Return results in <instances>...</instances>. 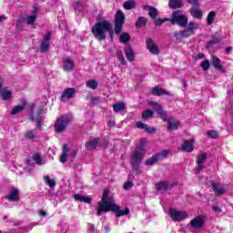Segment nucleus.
Returning a JSON list of instances; mask_svg holds the SVG:
<instances>
[{
    "instance_id": "25",
    "label": "nucleus",
    "mask_w": 233,
    "mask_h": 233,
    "mask_svg": "<svg viewBox=\"0 0 233 233\" xmlns=\"http://www.w3.org/2000/svg\"><path fill=\"white\" fill-rule=\"evenodd\" d=\"M211 65L217 70H223V66H221V59H219L218 56H212Z\"/></svg>"
},
{
    "instance_id": "20",
    "label": "nucleus",
    "mask_w": 233,
    "mask_h": 233,
    "mask_svg": "<svg viewBox=\"0 0 233 233\" xmlns=\"http://www.w3.org/2000/svg\"><path fill=\"white\" fill-rule=\"evenodd\" d=\"M144 10L148 12V15L151 19H156V17H157V14H159V11L152 5H144Z\"/></svg>"
},
{
    "instance_id": "55",
    "label": "nucleus",
    "mask_w": 233,
    "mask_h": 233,
    "mask_svg": "<svg viewBox=\"0 0 233 233\" xmlns=\"http://www.w3.org/2000/svg\"><path fill=\"white\" fill-rule=\"evenodd\" d=\"M213 210L214 212H216L217 214H219L221 212V208L218 207V206H214L213 207Z\"/></svg>"
},
{
    "instance_id": "14",
    "label": "nucleus",
    "mask_w": 233,
    "mask_h": 233,
    "mask_svg": "<svg viewBox=\"0 0 233 233\" xmlns=\"http://www.w3.org/2000/svg\"><path fill=\"white\" fill-rule=\"evenodd\" d=\"M156 188L158 192H167V190L174 188V184H170L167 181L158 182L156 184Z\"/></svg>"
},
{
    "instance_id": "39",
    "label": "nucleus",
    "mask_w": 233,
    "mask_h": 233,
    "mask_svg": "<svg viewBox=\"0 0 233 233\" xmlns=\"http://www.w3.org/2000/svg\"><path fill=\"white\" fill-rule=\"evenodd\" d=\"M116 57L118 61H120L121 65H127V61L125 60V56L123 55V51L118 50L116 52Z\"/></svg>"
},
{
    "instance_id": "16",
    "label": "nucleus",
    "mask_w": 233,
    "mask_h": 233,
    "mask_svg": "<svg viewBox=\"0 0 233 233\" xmlns=\"http://www.w3.org/2000/svg\"><path fill=\"white\" fill-rule=\"evenodd\" d=\"M74 60H72L70 57H66L63 62V69L65 72H73L74 71Z\"/></svg>"
},
{
    "instance_id": "42",
    "label": "nucleus",
    "mask_w": 233,
    "mask_h": 233,
    "mask_svg": "<svg viewBox=\"0 0 233 233\" xmlns=\"http://www.w3.org/2000/svg\"><path fill=\"white\" fill-rule=\"evenodd\" d=\"M216 19V12L211 11L208 15V25H212L214 23V20Z\"/></svg>"
},
{
    "instance_id": "28",
    "label": "nucleus",
    "mask_w": 233,
    "mask_h": 233,
    "mask_svg": "<svg viewBox=\"0 0 233 233\" xmlns=\"http://www.w3.org/2000/svg\"><path fill=\"white\" fill-rule=\"evenodd\" d=\"M125 108H127V106L123 102H118V103L113 105V110L116 114H117L119 112H123V110H125Z\"/></svg>"
},
{
    "instance_id": "11",
    "label": "nucleus",
    "mask_w": 233,
    "mask_h": 233,
    "mask_svg": "<svg viewBox=\"0 0 233 233\" xmlns=\"http://www.w3.org/2000/svg\"><path fill=\"white\" fill-rule=\"evenodd\" d=\"M76 88L74 87H68L64 90L60 96V101L65 103L66 101H68V99H72L76 96Z\"/></svg>"
},
{
    "instance_id": "36",
    "label": "nucleus",
    "mask_w": 233,
    "mask_h": 233,
    "mask_svg": "<svg viewBox=\"0 0 233 233\" xmlns=\"http://www.w3.org/2000/svg\"><path fill=\"white\" fill-rule=\"evenodd\" d=\"M86 85L87 88H91V90H96V88H97V86H99V83H97V81L94 79H91L87 81Z\"/></svg>"
},
{
    "instance_id": "22",
    "label": "nucleus",
    "mask_w": 233,
    "mask_h": 233,
    "mask_svg": "<svg viewBox=\"0 0 233 233\" xmlns=\"http://www.w3.org/2000/svg\"><path fill=\"white\" fill-rule=\"evenodd\" d=\"M124 52L127 61H130V63H132V61H134V51H132V47L130 46H126L124 48Z\"/></svg>"
},
{
    "instance_id": "35",
    "label": "nucleus",
    "mask_w": 233,
    "mask_h": 233,
    "mask_svg": "<svg viewBox=\"0 0 233 233\" xmlns=\"http://www.w3.org/2000/svg\"><path fill=\"white\" fill-rule=\"evenodd\" d=\"M191 15L196 19H201V17H203V13L201 12V10L198 9V7L191 8Z\"/></svg>"
},
{
    "instance_id": "41",
    "label": "nucleus",
    "mask_w": 233,
    "mask_h": 233,
    "mask_svg": "<svg viewBox=\"0 0 233 233\" xmlns=\"http://www.w3.org/2000/svg\"><path fill=\"white\" fill-rule=\"evenodd\" d=\"M49 49H50V42L43 41L41 46H40L41 52H43V53L48 52Z\"/></svg>"
},
{
    "instance_id": "33",
    "label": "nucleus",
    "mask_w": 233,
    "mask_h": 233,
    "mask_svg": "<svg viewBox=\"0 0 233 233\" xmlns=\"http://www.w3.org/2000/svg\"><path fill=\"white\" fill-rule=\"evenodd\" d=\"M33 161H35V163H36V165H45V160L41 157V155H39V153H35L33 155Z\"/></svg>"
},
{
    "instance_id": "49",
    "label": "nucleus",
    "mask_w": 233,
    "mask_h": 233,
    "mask_svg": "<svg viewBox=\"0 0 233 233\" xmlns=\"http://www.w3.org/2000/svg\"><path fill=\"white\" fill-rule=\"evenodd\" d=\"M187 3L192 5V8H199L198 0H187Z\"/></svg>"
},
{
    "instance_id": "3",
    "label": "nucleus",
    "mask_w": 233,
    "mask_h": 233,
    "mask_svg": "<svg viewBox=\"0 0 233 233\" xmlns=\"http://www.w3.org/2000/svg\"><path fill=\"white\" fill-rule=\"evenodd\" d=\"M149 105H151L154 110L157 112L159 117L167 123L169 130H177V128H179V121L174 119L172 116H167V113L163 110V107L157 104V102H150Z\"/></svg>"
},
{
    "instance_id": "1",
    "label": "nucleus",
    "mask_w": 233,
    "mask_h": 233,
    "mask_svg": "<svg viewBox=\"0 0 233 233\" xmlns=\"http://www.w3.org/2000/svg\"><path fill=\"white\" fill-rule=\"evenodd\" d=\"M109 194L110 192L108 189L104 190L101 202L98 204L97 216H101L103 212H114L116 218L128 216V214H130V209L128 208L121 209V207L116 203L114 196H110Z\"/></svg>"
},
{
    "instance_id": "40",
    "label": "nucleus",
    "mask_w": 233,
    "mask_h": 233,
    "mask_svg": "<svg viewBox=\"0 0 233 233\" xmlns=\"http://www.w3.org/2000/svg\"><path fill=\"white\" fill-rule=\"evenodd\" d=\"M25 109V104L22 106H16L11 110V115L15 116L16 114H19L22 110Z\"/></svg>"
},
{
    "instance_id": "15",
    "label": "nucleus",
    "mask_w": 233,
    "mask_h": 233,
    "mask_svg": "<svg viewBox=\"0 0 233 233\" xmlns=\"http://www.w3.org/2000/svg\"><path fill=\"white\" fill-rule=\"evenodd\" d=\"M212 187L217 196H221V194H225V192H227V187L219 182H213Z\"/></svg>"
},
{
    "instance_id": "4",
    "label": "nucleus",
    "mask_w": 233,
    "mask_h": 233,
    "mask_svg": "<svg viewBox=\"0 0 233 233\" xmlns=\"http://www.w3.org/2000/svg\"><path fill=\"white\" fill-rule=\"evenodd\" d=\"M145 143H147L146 138H142L140 140V145L136 148L133 156L131 157V167L133 170L137 172V174L141 173V169H139V164L143 161V156H145Z\"/></svg>"
},
{
    "instance_id": "32",
    "label": "nucleus",
    "mask_w": 233,
    "mask_h": 233,
    "mask_svg": "<svg viewBox=\"0 0 233 233\" xmlns=\"http://www.w3.org/2000/svg\"><path fill=\"white\" fill-rule=\"evenodd\" d=\"M153 96H163V94L168 95V92H167L165 89L156 86L152 90Z\"/></svg>"
},
{
    "instance_id": "7",
    "label": "nucleus",
    "mask_w": 233,
    "mask_h": 233,
    "mask_svg": "<svg viewBox=\"0 0 233 233\" xmlns=\"http://www.w3.org/2000/svg\"><path fill=\"white\" fill-rule=\"evenodd\" d=\"M170 23L173 25L177 24L178 26L185 28L188 25V16L181 10L175 11L173 12V17L170 19Z\"/></svg>"
},
{
    "instance_id": "2",
    "label": "nucleus",
    "mask_w": 233,
    "mask_h": 233,
    "mask_svg": "<svg viewBox=\"0 0 233 233\" xmlns=\"http://www.w3.org/2000/svg\"><path fill=\"white\" fill-rule=\"evenodd\" d=\"M91 32L96 39L105 41L106 39V32H109L112 35V24L108 20H103L95 24Z\"/></svg>"
},
{
    "instance_id": "43",
    "label": "nucleus",
    "mask_w": 233,
    "mask_h": 233,
    "mask_svg": "<svg viewBox=\"0 0 233 233\" xmlns=\"http://www.w3.org/2000/svg\"><path fill=\"white\" fill-rule=\"evenodd\" d=\"M121 43H128L130 41V35L128 33H122L120 35Z\"/></svg>"
},
{
    "instance_id": "37",
    "label": "nucleus",
    "mask_w": 233,
    "mask_h": 233,
    "mask_svg": "<svg viewBox=\"0 0 233 233\" xmlns=\"http://www.w3.org/2000/svg\"><path fill=\"white\" fill-rule=\"evenodd\" d=\"M152 117H154V112L150 109H146L142 113V119H152Z\"/></svg>"
},
{
    "instance_id": "63",
    "label": "nucleus",
    "mask_w": 233,
    "mask_h": 233,
    "mask_svg": "<svg viewBox=\"0 0 233 233\" xmlns=\"http://www.w3.org/2000/svg\"><path fill=\"white\" fill-rule=\"evenodd\" d=\"M3 86V78L0 77V89L2 88Z\"/></svg>"
},
{
    "instance_id": "18",
    "label": "nucleus",
    "mask_w": 233,
    "mask_h": 233,
    "mask_svg": "<svg viewBox=\"0 0 233 233\" xmlns=\"http://www.w3.org/2000/svg\"><path fill=\"white\" fill-rule=\"evenodd\" d=\"M7 199H8V201H13V202L19 201V199H20L19 189H17V187L11 188V190L9 191Z\"/></svg>"
},
{
    "instance_id": "21",
    "label": "nucleus",
    "mask_w": 233,
    "mask_h": 233,
    "mask_svg": "<svg viewBox=\"0 0 233 233\" xmlns=\"http://www.w3.org/2000/svg\"><path fill=\"white\" fill-rule=\"evenodd\" d=\"M97 145H99V138H93L86 142V148H87V150H96Z\"/></svg>"
},
{
    "instance_id": "9",
    "label": "nucleus",
    "mask_w": 233,
    "mask_h": 233,
    "mask_svg": "<svg viewBox=\"0 0 233 233\" xmlns=\"http://www.w3.org/2000/svg\"><path fill=\"white\" fill-rule=\"evenodd\" d=\"M169 216L174 221H184L188 218V213L174 208L169 209Z\"/></svg>"
},
{
    "instance_id": "51",
    "label": "nucleus",
    "mask_w": 233,
    "mask_h": 233,
    "mask_svg": "<svg viewBox=\"0 0 233 233\" xmlns=\"http://www.w3.org/2000/svg\"><path fill=\"white\" fill-rule=\"evenodd\" d=\"M134 187V183L128 181L124 184V189L128 190Z\"/></svg>"
},
{
    "instance_id": "8",
    "label": "nucleus",
    "mask_w": 233,
    "mask_h": 233,
    "mask_svg": "<svg viewBox=\"0 0 233 233\" xmlns=\"http://www.w3.org/2000/svg\"><path fill=\"white\" fill-rule=\"evenodd\" d=\"M125 14L123 11H117L115 17V34H120L123 30V25H125Z\"/></svg>"
},
{
    "instance_id": "62",
    "label": "nucleus",
    "mask_w": 233,
    "mask_h": 233,
    "mask_svg": "<svg viewBox=\"0 0 233 233\" xmlns=\"http://www.w3.org/2000/svg\"><path fill=\"white\" fill-rule=\"evenodd\" d=\"M72 156H73V157H76V156H77V150H73Z\"/></svg>"
},
{
    "instance_id": "27",
    "label": "nucleus",
    "mask_w": 233,
    "mask_h": 233,
    "mask_svg": "<svg viewBox=\"0 0 233 233\" xmlns=\"http://www.w3.org/2000/svg\"><path fill=\"white\" fill-rule=\"evenodd\" d=\"M168 5L169 7L176 10L177 8H181L183 6V0H170Z\"/></svg>"
},
{
    "instance_id": "60",
    "label": "nucleus",
    "mask_w": 233,
    "mask_h": 233,
    "mask_svg": "<svg viewBox=\"0 0 233 233\" xmlns=\"http://www.w3.org/2000/svg\"><path fill=\"white\" fill-rule=\"evenodd\" d=\"M39 216H41V218H45V216H46V211H41V212L39 213Z\"/></svg>"
},
{
    "instance_id": "23",
    "label": "nucleus",
    "mask_w": 233,
    "mask_h": 233,
    "mask_svg": "<svg viewBox=\"0 0 233 233\" xmlns=\"http://www.w3.org/2000/svg\"><path fill=\"white\" fill-rule=\"evenodd\" d=\"M74 198L76 201H80L81 203H87V204L92 203V198L90 197L83 196L80 194H75Z\"/></svg>"
},
{
    "instance_id": "61",
    "label": "nucleus",
    "mask_w": 233,
    "mask_h": 233,
    "mask_svg": "<svg viewBox=\"0 0 233 233\" xmlns=\"http://www.w3.org/2000/svg\"><path fill=\"white\" fill-rule=\"evenodd\" d=\"M105 230H106V232H110V230H111L110 226H106Z\"/></svg>"
},
{
    "instance_id": "57",
    "label": "nucleus",
    "mask_w": 233,
    "mask_h": 233,
    "mask_svg": "<svg viewBox=\"0 0 233 233\" xmlns=\"http://www.w3.org/2000/svg\"><path fill=\"white\" fill-rule=\"evenodd\" d=\"M6 21V16L5 15H0V23Z\"/></svg>"
},
{
    "instance_id": "59",
    "label": "nucleus",
    "mask_w": 233,
    "mask_h": 233,
    "mask_svg": "<svg viewBox=\"0 0 233 233\" xmlns=\"http://www.w3.org/2000/svg\"><path fill=\"white\" fill-rule=\"evenodd\" d=\"M225 52L226 54H230L232 52V47L231 46L227 47Z\"/></svg>"
},
{
    "instance_id": "53",
    "label": "nucleus",
    "mask_w": 233,
    "mask_h": 233,
    "mask_svg": "<svg viewBox=\"0 0 233 233\" xmlns=\"http://www.w3.org/2000/svg\"><path fill=\"white\" fill-rule=\"evenodd\" d=\"M88 232L89 233H94V230H96V226H94L93 224H90L89 226H88Z\"/></svg>"
},
{
    "instance_id": "54",
    "label": "nucleus",
    "mask_w": 233,
    "mask_h": 233,
    "mask_svg": "<svg viewBox=\"0 0 233 233\" xmlns=\"http://www.w3.org/2000/svg\"><path fill=\"white\" fill-rule=\"evenodd\" d=\"M107 127H116V120H109L107 122Z\"/></svg>"
},
{
    "instance_id": "19",
    "label": "nucleus",
    "mask_w": 233,
    "mask_h": 233,
    "mask_svg": "<svg viewBox=\"0 0 233 233\" xmlns=\"http://www.w3.org/2000/svg\"><path fill=\"white\" fill-rule=\"evenodd\" d=\"M181 150L183 152H194V140H185L182 144Z\"/></svg>"
},
{
    "instance_id": "58",
    "label": "nucleus",
    "mask_w": 233,
    "mask_h": 233,
    "mask_svg": "<svg viewBox=\"0 0 233 233\" xmlns=\"http://www.w3.org/2000/svg\"><path fill=\"white\" fill-rule=\"evenodd\" d=\"M47 196H48L49 199H52V196H54V191L49 190L48 193H47Z\"/></svg>"
},
{
    "instance_id": "47",
    "label": "nucleus",
    "mask_w": 233,
    "mask_h": 233,
    "mask_svg": "<svg viewBox=\"0 0 233 233\" xmlns=\"http://www.w3.org/2000/svg\"><path fill=\"white\" fill-rule=\"evenodd\" d=\"M154 21H155V25L157 26H159V25H163V23H167V21H170V19H168V18H158V19L155 18Z\"/></svg>"
},
{
    "instance_id": "17",
    "label": "nucleus",
    "mask_w": 233,
    "mask_h": 233,
    "mask_svg": "<svg viewBox=\"0 0 233 233\" xmlns=\"http://www.w3.org/2000/svg\"><path fill=\"white\" fill-rule=\"evenodd\" d=\"M137 128H140V130H145L147 134H155L156 132V127H148V125L138 121L136 123Z\"/></svg>"
},
{
    "instance_id": "6",
    "label": "nucleus",
    "mask_w": 233,
    "mask_h": 233,
    "mask_svg": "<svg viewBox=\"0 0 233 233\" xmlns=\"http://www.w3.org/2000/svg\"><path fill=\"white\" fill-rule=\"evenodd\" d=\"M196 30H198V24L190 22L186 30L177 31L174 35L177 41H181V39H185V37L194 35V34H196Z\"/></svg>"
},
{
    "instance_id": "12",
    "label": "nucleus",
    "mask_w": 233,
    "mask_h": 233,
    "mask_svg": "<svg viewBox=\"0 0 233 233\" xmlns=\"http://www.w3.org/2000/svg\"><path fill=\"white\" fill-rule=\"evenodd\" d=\"M207 161V153H200L197 157V167L196 170L197 172H201L205 167V162Z\"/></svg>"
},
{
    "instance_id": "50",
    "label": "nucleus",
    "mask_w": 233,
    "mask_h": 233,
    "mask_svg": "<svg viewBox=\"0 0 233 233\" xmlns=\"http://www.w3.org/2000/svg\"><path fill=\"white\" fill-rule=\"evenodd\" d=\"M168 154H170V149H165L162 152L157 154V156H158V159H159V157H167Z\"/></svg>"
},
{
    "instance_id": "45",
    "label": "nucleus",
    "mask_w": 233,
    "mask_h": 233,
    "mask_svg": "<svg viewBox=\"0 0 233 233\" xmlns=\"http://www.w3.org/2000/svg\"><path fill=\"white\" fill-rule=\"evenodd\" d=\"M33 121H35L37 127H41V123H43V116L40 113L36 115V117H32Z\"/></svg>"
},
{
    "instance_id": "5",
    "label": "nucleus",
    "mask_w": 233,
    "mask_h": 233,
    "mask_svg": "<svg viewBox=\"0 0 233 233\" xmlns=\"http://www.w3.org/2000/svg\"><path fill=\"white\" fill-rule=\"evenodd\" d=\"M72 123V115H63L55 123V131L61 134L66 130V127Z\"/></svg>"
},
{
    "instance_id": "29",
    "label": "nucleus",
    "mask_w": 233,
    "mask_h": 233,
    "mask_svg": "<svg viewBox=\"0 0 233 233\" xmlns=\"http://www.w3.org/2000/svg\"><path fill=\"white\" fill-rule=\"evenodd\" d=\"M44 181H45V183H46V185H48V187H49L50 188H55V187H56V180H55L54 178H50L49 176L45 175V176H44Z\"/></svg>"
},
{
    "instance_id": "52",
    "label": "nucleus",
    "mask_w": 233,
    "mask_h": 233,
    "mask_svg": "<svg viewBox=\"0 0 233 233\" xmlns=\"http://www.w3.org/2000/svg\"><path fill=\"white\" fill-rule=\"evenodd\" d=\"M51 37H52V33L47 32L44 36V42L49 43Z\"/></svg>"
},
{
    "instance_id": "24",
    "label": "nucleus",
    "mask_w": 233,
    "mask_h": 233,
    "mask_svg": "<svg viewBox=\"0 0 233 233\" xmlns=\"http://www.w3.org/2000/svg\"><path fill=\"white\" fill-rule=\"evenodd\" d=\"M68 152H69L68 146L65 144L63 146V152L60 157V163H66V161H68Z\"/></svg>"
},
{
    "instance_id": "46",
    "label": "nucleus",
    "mask_w": 233,
    "mask_h": 233,
    "mask_svg": "<svg viewBox=\"0 0 233 233\" xmlns=\"http://www.w3.org/2000/svg\"><path fill=\"white\" fill-rule=\"evenodd\" d=\"M200 66L204 72H207V70L210 68V62L208 60H204L201 62Z\"/></svg>"
},
{
    "instance_id": "64",
    "label": "nucleus",
    "mask_w": 233,
    "mask_h": 233,
    "mask_svg": "<svg viewBox=\"0 0 233 233\" xmlns=\"http://www.w3.org/2000/svg\"><path fill=\"white\" fill-rule=\"evenodd\" d=\"M77 6H79V3L76 4L75 8H77Z\"/></svg>"
},
{
    "instance_id": "10",
    "label": "nucleus",
    "mask_w": 233,
    "mask_h": 233,
    "mask_svg": "<svg viewBox=\"0 0 233 233\" xmlns=\"http://www.w3.org/2000/svg\"><path fill=\"white\" fill-rule=\"evenodd\" d=\"M189 224L195 230H199L205 225V217H196L190 220Z\"/></svg>"
},
{
    "instance_id": "26",
    "label": "nucleus",
    "mask_w": 233,
    "mask_h": 233,
    "mask_svg": "<svg viewBox=\"0 0 233 233\" xmlns=\"http://www.w3.org/2000/svg\"><path fill=\"white\" fill-rule=\"evenodd\" d=\"M1 97L4 101H8L12 97V91L8 88H4L0 90Z\"/></svg>"
},
{
    "instance_id": "31",
    "label": "nucleus",
    "mask_w": 233,
    "mask_h": 233,
    "mask_svg": "<svg viewBox=\"0 0 233 233\" xmlns=\"http://www.w3.org/2000/svg\"><path fill=\"white\" fill-rule=\"evenodd\" d=\"M123 7L125 10H132L136 8V1L135 0H127L124 3Z\"/></svg>"
},
{
    "instance_id": "30",
    "label": "nucleus",
    "mask_w": 233,
    "mask_h": 233,
    "mask_svg": "<svg viewBox=\"0 0 233 233\" xmlns=\"http://www.w3.org/2000/svg\"><path fill=\"white\" fill-rule=\"evenodd\" d=\"M158 161H159V155H155L151 157L149 159H147L145 162V165L147 167H152V165H156V163H157Z\"/></svg>"
},
{
    "instance_id": "44",
    "label": "nucleus",
    "mask_w": 233,
    "mask_h": 233,
    "mask_svg": "<svg viewBox=\"0 0 233 233\" xmlns=\"http://www.w3.org/2000/svg\"><path fill=\"white\" fill-rule=\"evenodd\" d=\"M36 19H37V15H28L25 18V23H26V25H32L33 23H35Z\"/></svg>"
},
{
    "instance_id": "56",
    "label": "nucleus",
    "mask_w": 233,
    "mask_h": 233,
    "mask_svg": "<svg viewBox=\"0 0 233 233\" xmlns=\"http://www.w3.org/2000/svg\"><path fill=\"white\" fill-rule=\"evenodd\" d=\"M205 57V55L203 53H199L197 55L196 59H203Z\"/></svg>"
},
{
    "instance_id": "38",
    "label": "nucleus",
    "mask_w": 233,
    "mask_h": 233,
    "mask_svg": "<svg viewBox=\"0 0 233 233\" xmlns=\"http://www.w3.org/2000/svg\"><path fill=\"white\" fill-rule=\"evenodd\" d=\"M146 25H147V18L140 16L136 23L137 28H141V26H146Z\"/></svg>"
},
{
    "instance_id": "48",
    "label": "nucleus",
    "mask_w": 233,
    "mask_h": 233,
    "mask_svg": "<svg viewBox=\"0 0 233 233\" xmlns=\"http://www.w3.org/2000/svg\"><path fill=\"white\" fill-rule=\"evenodd\" d=\"M208 137H211L212 139H217L219 134L217 131L209 130L207 132Z\"/></svg>"
},
{
    "instance_id": "34",
    "label": "nucleus",
    "mask_w": 233,
    "mask_h": 233,
    "mask_svg": "<svg viewBox=\"0 0 233 233\" xmlns=\"http://www.w3.org/2000/svg\"><path fill=\"white\" fill-rule=\"evenodd\" d=\"M35 136H37V132L35 130H29L25 134V137L28 139V141H34L35 139Z\"/></svg>"
},
{
    "instance_id": "13",
    "label": "nucleus",
    "mask_w": 233,
    "mask_h": 233,
    "mask_svg": "<svg viewBox=\"0 0 233 233\" xmlns=\"http://www.w3.org/2000/svg\"><path fill=\"white\" fill-rule=\"evenodd\" d=\"M147 48L154 56H157L159 54V47H157V46L156 45V43H154V40H152V38H147Z\"/></svg>"
}]
</instances>
